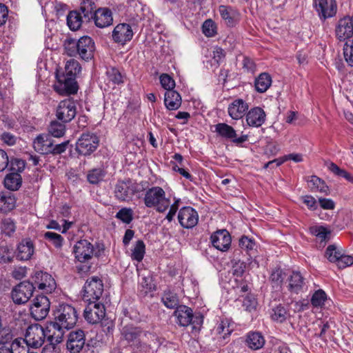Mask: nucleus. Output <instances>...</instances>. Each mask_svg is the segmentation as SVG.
<instances>
[{"instance_id":"09e8293b","label":"nucleus","mask_w":353,"mask_h":353,"mask_svg":"<svg viewBox=\"0 0 353 353\" xmlns=\"http://www.w3.org/2000/svg\"><path fill=\"white\" fill-rule=\"evenodd\" d=\"M12 244H3L0 245V263H7L12 261L14 256Z\"/></svg>"},{"instance_id":"4be33fe9","label":"nucleus","mask_w":353,"mask_h":353,"mask_svg":"<svg viewBox=\"0 0 353 353\" xmlns=\"http://www.w3.org/2000/svg\"><path fill=\"white\" fill-rule=\"evenodd\" d=\"M85 343V334L81 330L69 334L66 343L68 350L71 353H79Z\"/></svg>"},{"instance_id":"423d86ee","label":"nucleus","mask_w":353,"mask_h":353,"mask_svg":"<svg viewBox=\"0 0 353 353\" xmlns=\"http://www.w3.org/2000/svg\"><path fill=\"white\" fill-rule=\"evenodd\" d=\"M68 145L69 141L54 145V140L46 134L38 135L33 141L34 150L41 154H61L66 151Z\"/></svg>"},{"instance_id":"864d4df0","label":"nucleus","mask_w":353,"mask_h":353,"mask_svg":"<svg viewBox=\"0 0 353 353\" xmlns=\"http://www.w3.org/2000/svg\"><path fill=\"white\" fill-rule=\"evenodd\" d=\"M134 212L130 208H123L116 214V218L126 224H129L133 220Z\"/></svg>"},{"instance_id":"393cba45","label":"nucleus","mask_w":353,"mask_h":353,"mask_svg":"<svg viewBox=\"0 0 353 353\" xmlns=\"http://www.w3.org/2000/svg\"><path fill=\"white\" fill-rule=\"evenodd\" d=\"M249 105L244 100L237 99L234 100L228 108V114L233 119H241L248 111Z\"/></svg>"},{"instance_id":"37998d69","label":"nucleus","mask_w":353,"mask_h":353,"mask_svg":"<svg viewBox=\"0 0 353 353\" xmlns=\"http://www.w3.org/2000/svg\"><path fill=\"white\" fill-rule=\"evenodd\" d=\"M145 244H133L130 248L129 254L133 261L141 262L145 255Z\"/></svg>"},{"instance_id":"13d9d810","label":"nucleus","mask_w":353,"mask_h":353,"mask_svg":"<svg viewBox=\"0 0 353 353\" xmlns=\"http://www.w3.org/2000/svg\"><path fill=\"white\" fill-rule=\"evenodd\" d=\"M159 79L161 86L166 90V91L174 90L175 81L169 74H162Z\"/></svg>"},{"instance_id":"680f3d73","label":"nucleus","mask_w":353,"mask_h":353,"mask_svg":"<svg viewBox=\"0 0 353 353\" xmlns=\"http://www.w3.org/2000/svg\"><path fill=\"white\" fill-rule=\"evenodd\" d=\"M257 302L253 295H247L243 301V306L247 311L251 312L256 308Z\"/></svg>"},{"instance_id":"c9c22d12","label":"nucleus","mask_w":353,"mask_h":353,"mask_svg":"<svg viewBox=\"0 0 353 353\" xmlns=\"http://www.w3.org/2000/svg\"><path fill=\"white\" fill-rule=\"evenodd\" d=\"M34 244H18L16 256L19 260L26 261L31 258L34 252Z\"/></svg>"},{"instance_id":"49530a36","label":"nucleus","mask_w":353,"mask_h":353,"mask_svg":"<svg viewBox=\"0 0 353 353\" xmlns=\"http://www.w3.org/2000/svg\"><path fill=\"white\" fill-rule=\"evenodd\" d=\"M308 182L312 185V186H311V189L312 190L319 191L320 192L325 193V194H329L328 186L318 176H311Z\"/></svg>"},{"instance_id":"f8f14e48","label":"nucleus","mask_w":353,"mask_h":353,"mask_svg":"<svg viewBox=\"0 0 353 353\" xmlns=\"http://www.w3.org/2000/svg\"><path fill=\"white\" fill-rule=\"evenodd\" d=\"M139 192L137 184L131 180L119 181L114 188L115 197L121 201H130Z\"/></svg>"},{"instance_id":"412c9836","label":"nucleus","mask_w":353,"mask_h":353,"mask_svg":"<svg viewBox=\"0 0 353 353\" xmlns=\"http://www.w3.org/2000/svg\"><path fill=\"white\" fill-rule=\"evenodd\" d=\"M178 219L182 227L189 229L198 223L199 215L192 207H183L179 212Z\"/></svg>"},{"instance_id":"e433bc0d","label":"nucleus","mask_w":353,"mask_h":353,"mask_svg":"<svg viewBox=\"0 0 353 353\" xmlns=\"http://www.w3.org/2000/svg\"><path fill=\"white\" fill-rule=\"evenodd\" d=\"M106 175L105 170L102 168H93L88 172L87 180L93 185H96L102 181Z\"/></svg>"},{"instance_id":"7c9ffc66","label":"nucleus","mask_w":353,"mask_h":353,"mask_svg":"<svg viewBox=\"0 0 353 353\" xmlns=\"http://www.w3.org/2000/svg\"><path fill=\"white\" fill-rule=\"evenodd\" d=\"M97 6L93 0H82L80 3L79 12L83 14L85 22L93 19Z\"/></svg>"},{"instance_id":"79ce46f5","label":"nucleus","mask_w":353,"mask_h":353,"mask_svg":"<svg viewBox=\"0 0 353 353\" xmlns=\"http://www.w3.org/2000/svg\"><path fill=\"white\" fill-rule=\"evenodd\" d=\"M211 243H218L223 241V243H231L232 237L229 232L225 229L217 230L213 232L210 236Z\"/></svg>"},{"instance_id":"aec40b11","label":"nucleus","mask_w":353,"mask_h":353,"mask_svg":"<svg viewBox=\"0 0 353 353\" xmlns=\"http://www.w3.org/2000/svg\"><path fill=\"white\" fill-rule=\"evenodd\" d=\"M335 36L339 41H345L353 36V19L345 16L338 20L335 26Z\"/></svg>"},{"instance_id":"338daca9","label":"nucleus","mask_w":353,"mask_h":353,"mask_svg":"<svg viewBox=\"0 0 353 353\" xmlns=\"http://www.w3.org/2000/svg\"><path fill=\"white\" fill-rule=\"evenodd\" d=\"M353 264V256L350 255H346L344 253L342 254L341 258L337 263V265L339 268H345L347 266Z\"/></svg>"},{"instance_id":"7ed1b4c3","label":"nucleus","mask_w":353,"mask_h":353,"mask_svg":"<svg viewBox=\"0 0 353 353\" xmlns=\"http://www.w3.org/2000/svg\"><path fill=\"white\" fill-rule=\"evenodd\" d=\"M65 53L71 57H79L82 60L88 61L94 57L95 43L88 36H83L78 40L69 38L63 43Z\"/></svg>"},{"instance_id":"2eb2a0df","label":"nucleus","mask_w":353,"mask_h":353,"mask_svg":"<svg viewBox=\"0 0 353 353\" xmlns=\"http://www.w3.org/2000/svg\"><path fill=\"white\" fill-rule=\"evenodd\" d=\"M50 302L48 298L44 295H38L33 299L30 306V314L35 320L44 319L49 313Z\"/></svg>"},{"instance_id":"9d476101","label":"nucleus","mask_w":353,"mask_h":353,"mask_svg":"<svg viewBox=\"0 0 353 353\" xmlns=\"http://www.w3.org/2000/svg\"><path fill=\"white\" fill-rule=\"evenodd\" d=\"M75 244L74 253L75 258L81 263L90 259L93 256H99L103 251V244Z\"/></svg>"},{"instance_id":"4d7b16f0","label":"nucleus","mask_w":353,"mask_h":353,"mask_svg":"<svg viewBox=\"0 0 353 353\" xmlns=\"http://www.w3.org/2000/svg\"><path fill=\"white\" fill-rule=\"evenodd\" d=\"M216 25L212 19H207L202 26L203 33L208 37H214L216 33Z\"/></svg>"},{"instance_id":"a211bd4d","label":"nucleus","mask_w":353,"mask_h":353,"mask_svg":"<svg viewBox=\"0 0 353 353\" xmlns=\"http://www.w3.org/2000/svg\"><path fill=\"white\" fill-rule=\"evenodd\" d=\"M77 114L76 102L67 99L61 101L57 108L56 116L57 119L63 123L72 121Z\"/></svg>"},{"instance_id":"a19ab883","label":"nucleus","mask_w":353,"mask_h":353,"mask_svg":"<svg viewBox=\"0 0 353 353\" xmlns=\"http://www.w3.org/2000/svg\"><path fill=\"white\" fill-rule=\"evenodd\" d=\"M311 232L322 241H329L332 236V230L329 228L322 225L312 228Z\"/></svg>"},{"instance_id":"ea45409f","label":"nucleus","mask_w":353,"mask_h":353,"mask_svg":"<svg viewBox=\"0 0 353 353\" xmlns=\"http://www.w3.org/2000/svg\"><path fill=\"white\" fill-rule=\"evenodd\" d=\"M287 274L280 268H276L270 274V280L273 287H281Z\"/></svg>"},{"instance_id":"dca6fc26","label":"nucleus","mask_w":353,"mask_h":353,"mask_svg":"<svg viewBox=\"0 0 353 353\" xmlns=\"http://www.w3.org/2000/svg\"><path fill=\"white\" fill-rule=\"evenodd\" d=\"M314 8L321 21L334 17L337 12L336 0H313Z\"/></svg>"},{"instance_id":"ddd939ff","label":"nucleus","mask_w":353,"mask_h":353,"mask_svg":"<svg viewBox=\"0 0 353 353\" xmlns=\"http://www.w3.org/2000/svg\"><path fill=\"white\" fill-rule=\"evenodd\" d=\"M99 145L98 137L91 133L83 134L76 143V150L81 155L91 154L96 150Z\"/></svg>"},{"instance_id":"bf43d9fd","label":"nucleus","mask_w":353,"mask_h":353,"mask_svg":"<svg viewBox=\"0 0 353 353\" xmlns=\"http://www.w3.org/2000/svg\"><path fill=\"white\" fill-rule=\"evenodd\" d=\"M245 268L246 263L245 262L241 261H232V270L233 275L237 277L242 276L245 271Z\"/></svg>"},{"instance_id":"774afa93","label":"nucleus","mask_w":353,"mask_h":353,"mask_svg":"<svg viewBox=\"0 0 353 353\" xmlns=\"http://www.w3.org/2000/svg\"><path fill=\"white\" fill-rule=\"evenodd\" d=\"M1 140L8 145H14L17 140V138L10 132H5L1 135Z\"/></svg>"},{"instance_id":"c756f323","label":"nucleus","mask_w":353,"mask_h":353,"mask_svg":"<svg viewBox=\"0 0 353 353\" xmlns=\"http://www.w3.org/2000/svg\"><path fill=\"white\" fill-rule=\"evenodd\" d=\"M164 103L170 110H177L181 105V97L175 90L166 91L165 93Z\"/></svg>"},{"instance_id":"a18cd8bd","label":"nucleus","mask_w":353,"mask_h":353,"mask_svg":"<svg viewBox=\"0 0 353 353\" xmlns=\"http://www.w3.org/2000/svg\"><path fill=\"white\" fill-rule=\"evenodd\" d=\"M48 132L50 137H62L65 133V125L57 121H53L48 127Z\"/></svg>"},{"instance_id":"a878e982","label":"nucleus","mask_w":353,"mask_h":353,"mask_svg":"<svg viewBox=\"0 0 353 353\" xmlns=\"http://www.w3.org/2000/svg\"><path fill=\"white\" fill-rule=\"evenodd\" d=\"M219 12L225 23L229 27L234 26L239 19V12L231 6L221 5Z\"/></svg>"},{"instance_id":"39448f33","label":"nucleus","mask_w":353,"mask_h":353,"mask_svg":"<svg viewBox=\"0 0 353 353\" xmlns=\"http://www.w3.org/2000/svg\"><path fill=\"white\" fill-rule=\"evenodd\" d=\"M143 202L145 207L154 208L157 212L163 213L168 210L170 199L166 196V193L161 187L153 186L145 192Z\"/></svg>"},{"instance_id":"f704fd0d","label":"nucleus","mask_w":353,"mask_h":353,"mask_svg":"<svg viewBox=\"0 0 353 353\" xmlns=\"http://www.w3.org/2000/svg\"><path fill=\"white\" fill-rule=\"evenodd\" d=\"M272 78L266 72H263L255 79L254 86L258 92H265L271 85Z\"/></svg>"},{"instance_id":"8fccbe9b","label":"nucleus","mask_w":353,"mask_h":353,"mask_svg":"<svg viewBox=\"0 0 353 353\" xmlns=\"http://www.w3.org/2000/svg\"><path fill=\"white\" fill-rule=\"evenodd\" d=\"M272 312H273L271 315L272 320L279 323H283L287 319L288 316H289L287 310L285 308L284 306H283L281 304L276 306L272 310Z\"/></svg>"},{"instance_id":"b1692460","label":"nucleus","mask_w":353,"mask_h":353,"mask_svg":"<svg viewBox=\"0 0 353 353\" xmlns=\"http://www.w3.org/2000/svg\"><path fill=\"white\" fill-rule=\"evenodd\" d=\"M133 32L130 25L127 23H120L117 25L113 32L112 38L117 43L121 44L125 43L132 39Z\"/></svg>"},{"instance_id":"4c0bfd02","label":"nucleus","mask_w":353,"mask_h":353,"mask_svg":"<svg viewBox=\"0 0 353 353\" xmlns=\"http://www.w3.org/2000/svg\"><path fill=\"white\" fill-rule=\"evenodd\" d=\"M161 301L164 305L168 308L173 309L179 306V300L177 294L170 290H166L164 292Z\"/></svg>"},{"instance_id":"6e6552de","label":"nucleus","mask_w":353,"mask_h":353,"mask_svg":"<svg viewBox=\"0 0 353 353\" xmlns=\"http://www.w3.org/2000/svg\"><path fill=\"white\" fill-rule=\"evenodd\" d=\"M83 292V299L85 302L101 301L103 292V283L98 276H92L86 281Z\"/></svg>"},{"instance_id":"cd10ccee","label":"nucleus","mask_w":353,"mask_h":353,"mask_svg":"<svg viewBox=\"0 0 353 353\" xmlns=\"http://www.w3.org/2000/svg\"><path fill=\"white\" fill-rule=\"evenodd\" d=\"M95 25L99 28H105L112 24L113 19L111 11L108 8H99L94 12L93 17Z\"/></svg>"},{"instance_id":"1a4fd4ad","label":"nucleus","mask_w":353,"mask_h":353,"mask_svg":"<svg viewBox=\"0 0 353 353\" xmlns=\"http://www.w3.org/2000/svg\"><path fill=\"white\" fill-rule=\"evenodd\" d=\"M105 308L101 301H90L88 302L83 311V316L86 321L91 324H97L105 317Z\"/></svg>"},{"instance_id":"2f4dec72","label":"nucleus","mask_w":353,"mask_h":353,"mask_svg":"<svg viewBox=\"0 0 353 353\" xmlns=\"http://www.w3.org/2000/svg\"><path fill=\"white\" fill-rule=\"evenodd\" d=\"M67 25L72 31H77L85 21L83 17L77 10L70 11L67 15Z\"/></svg>"},{"instance_id":"72a5a7b5","label":"nucleus","mask_w":353,"mask_h":353,"mask_svg":"<svg viewBox=\"0 0 353 353\" xmlns=\"http://www.w3.org/2000/svg\"><path fill=\"white\" fill-rule=\"evenodd\" d=\"M21 176L17 172L8 174L4 179L5 188L12 191L19 190L21 186Z\"/></svg>"},{"instance_id":"9b49d317","label":"nucleus","mask_w":353,"mask_h":353,"mask_svg":"<svg viewBox=\"0 0 353 353\" xmlns=\"http://www.w3.org/2000/svg\"><path fill=\"white\" fill-rule=\"evenodd\" d=\"M35 289L34 284L24 281L16 285L12 290L11 296L14 303L21 305L28 301Z\"/></svg>"},{"instance_id":"c85d7f7f","label":"nucleus","mask_w":353,"mask_h":353,"mask_svg":"<svg viewBox=\"0 0 353 353\" xmlns=\"http://www.w3.org/2000/svg\"><path fill=\"white\" fill-rule=\"evenodd\" d=\"M304 278L299 272H293L289 278L288 290L292 293L299 294L305 286Z\"/></svg>"},{"instance_id":"6e6d98bb","label":"nucleus","mask_w":353,"mask_h":353,"mask_svg":"<svg viewBox=\"0 0 353 353\" xmlns=\"http://www.w3.org/2000/svg\"><path fill=\"white\" fill-rule=\"evenodd\" d=\"M343 55L348 65L353 67V40H349L344 44Z\"/></svg>"},{"instance_id":"f257e3e1","label":"nucleus","mask_w":353,"mask_h":353,"mask_svg":"<svg viewBox=\"0 0 353 353\" xmlns=\"http://www.w3.org/2000/svg\"><path fill=\"white\" fill-rule=\"evenodd\" d=\"M54 321L48 323L46 332L49 338L57 343L62 341L64 330H70L76 325L79 314L77 310L70 304H60L54 312Z\"/></svg>"},{"instance_id":"69168bd1","label":"nucleus","mask_w":353,"mask_h":353,"mask_svg":"<svg viewBox=\"0 0 353 353\" xmlns=\"http://www.w3.org/2000/svg\"><path fill=\"white\" fill-rule=\"evenodd\" d=\"M48 339L50 343L45 345L41 353H60V348L54 343V342L57 343L54 339L52 341V338H49V335Z\"/></svg>"},{"instance_id":"4468645a","label":"nucleus","mask_w":353,"mask_h":353,"mask_svg":"<svg viewBox=\"0 0 353 353\" xmlns=\"http://www.w3.org/2000/svg\"><path fill=\"white\" fill-rule=\"evenodd\" d=\"M48 335L49 333L47 332ZM47 334L43 328L38 325H31L27 330L24 340L31 347H40L44 343Z\"/></svg>"},{"instance_id":"c03bdc74","label":"nucleus","mask_w":353,"mask_h":353,"mask_svg":"<svg viewBox=\"0 0 353 353\" xmlns=\"http://www.w3.org/2000/svg\"><path fill=\"white\" fill-rule=\"evenodd\" d=\"M29 347H30L24 339H16L10 345V350L12 353H31Z\"/></svg>"},{"instance_id":"f3484780","label":"nucleus","mask_w":353,"mask_h":353,"mask_svg":"<svg viewBox=\"0 0 353 353\" xmlns=\"http://www.w3.org/2000/svg\"><path fill=\"white\" fill-rule=\"evenodd\" d=\"M31 283L34 284L39 290L46 293H51L56 288V283L52 276L47 272L39 270L36 271L31 277Z\"/></svg>"},{"instance_id":"58836bf2","label":"nucleus","mask_w":353,"mask_h":353,"mask_svg":"<svg viewBox=\"0 0 353 353\" xmlns=\"http://www.w3.org/2000/svg\"><path fill=\"white\" fill-rule=\"evenodd\" d=\"M231 244H208L205 249L206 255L211 257H218L219 252H227L230 250Z\"/></svg>"},{"instance_id":"e2e57ef3","label":"nucleus","mask_w":353,"mask_h":353,"mask_svg":"<svg viewBox=\"0 0 353 353\" xmlns=\"http://www.w3.org/2000/svg\"><path fill=\"white\" fill-rule=\"evenodd\" d=\"M13 335L9 328L0 327V343H7L12 339Z\"/></svg>"},{"instance_id":"473e14b6","label":"nucleus","mask_w":353,"mask_h":353,"mask_svg":"<svg viewBox=\"0 0 353 353\" xmlns=\"http://www.w3.org/2000/svg\"><path fill=\"white\" fill-rule=\"evenodd\" d=\"M16 199L11 193H0V212L8 213L15 208Z\"/></svg>"},{"instance_id":"bb28decb","label":"nucleus","mask_w":353,"mask_h":353,"mask_svg":"<svg viewBox=\"0 0 353 353\" xmlns=\"http://www.w3.org/2000/svg\"><path fill=\"white\" fill-rule=\"evenodd\" d=\"M265 343V338L259 332H250L245 336V344L252 350L261 349Z\"/></svg>"},{"instance_id":"f03ea898","label":"nucleus","mask_w":353,"mask_h":353,"mask_svg":"<svg viewBox=\"0 0 353 353\" xmlns=\"http://www.w3.org/2000/svg\"><path fill=\"white\" fill-rule=\"evenodd\" d=\"M81 67L78 61L70 59L66 61L63 69H57L55 72L56 82L54 90L60 95L68 96L77 92L79 86L77 77Z\"/></svg>"},{"instance_id":"de8ad7c7","label":"nucleus","mask_w":353,"mask_h":353,"mask_svg":"<svg viewBox=\"0 0 353 353\" xmlns=\"http://www.w3.org/2000/svg\"><path fill=\"white\" fill-rule=\"evenodd\" d=\"M344 252L338 249L334 244H330L325 252V256L330 262L338 263Z\"/></svg>"},{"instance_id":"5fc2aeb1","label":"nucleus","mask_w":353,"mask_h":353,"mask_svg":"<svg viewBox=\"0 0 353 353\" xmlns=\"http://www.w3.org/2000/svg\"><path fill=\"white\" fill-rule=\"evenodd\" d=\"M327 300V294L324 290L319 289L316 290L311 298V303L314 307H321Z\"/></svg>"},{"instance_id":"0eeeda50","label":"nucleus","mask_w":353,"mask_h":353,"mask_svg":"<svg viewBox=\"0 0 353 353\" xmlns=\"http://www.w3.org/2000/svg\"><path fill=\"white\" fill-rule=\"evenodd\" d=\"M174 316L176 319V323L182 327L192 326V332L197 333L201 330L203 321V316L200 314H194L192 310L184 305L178 306Z\"/></svg>"},{"instance_id":"5701e85b","label":"nucleus","mask_w":353,"mask_h":353,"mask_svg":"<svg viewBox=\"0 0 353 353\" xmlns=\"http://www.w3.org/2000/svg\"><path fill=\"white\" fill-rule=\"evenodd\" d=\"M245 119L249 126L259 128L265 123L266 114L261 108L254 107L247 112Z\"/></svg>"},{"instance_id":"0e129e2a","label":"nucleus","mask_w":353,"mask_h":353,"mask_svg":"<svg viewBox=\"0 0 353 353\" xmlns=\"http://www.w3.org/2000/svg\"><path fill=\"white\" fill-rule=\"evenodd\" d=\"M10 170L13 171L12 172H17L20 174V172H23L25 168V161L21 159H12L10 161Z\"/></svg>"},{"instance_id":"6ab92c4d","label":"nucleus","mask_w":353,"mask_h":353,"mask_svg":"<svg viewBox=\"0 0 353 353\" xmlns=\"http://www.w3.org/2000/svg\"><path fill=\"white\" fill-rule=\"evenodd\" d=\"M214 132L223 139L230 140L232 143L240 145L248 140V135L243 134L237 137L236 130L227 123H219L214 125Z\"/></svg>"},{"instance_id":"20e7f679","label":"nucleus","mask_w":353,"mask_h":353,"mask_svg":"<svg viewBox=\"0 0 353 353\" xmlns=\"http://www.w3.org/2000/svg\"><path fill=\"white\" fill-rule=\"evenodd\" d=\"M121 339L127 341L128 344L136 350H144L151 346L145 336L155 339L152 332L144 331L139 327L127 325L121 330Z\"/></svg>"},{"instance_id":"052dcab7","label":"nucleus","mask_w":353,"mask_h":353,"mask_svg":"<svg viewBox=\"0 0 353 353\" xmlns=\"http://www.w3.org/2000/svg\"><path fill=\"white\" fill-rule=\"evenodd\" d=\"M2 232L6 236H10L15 231V225L14 221L10 219H5L2 221Z\"/></svg>"},{"instance_id":"3c124183","label":"nucleus","mask_w":353,"mask_h":353,"mask_svg":"<svg viewBox=\"0 0 353 353\" xmlns=\"http://www.w3.org/2000/svg\"><path fill=\"white\" fill-rule=\"evenodd\" d=\"M152 334L155 337L154 339L151 337L145 336L146 339H145L146 341H148V343H149V344H150L151 346L147 347L144 350H139V352H147L150 350H152V351H154V348H157L156 350V351H159V352H164V349L165 348L166 345L161 346V343H162L161 339L160 338H159V336L157 334H155L154 333H152Z\"/></svg>"},{"instance_id":"603ef678","label":"nucleus","mask_w":353,"mask_h":353,"mask_svg":"<svg viewBox=\"0 0 353 353\" xmlns=\"http://www.w3.org/2000/svg\"><path fill=\"white\" fill-rule=\"evenodd\" d=\"M106 75L109 81H111L114 85L123 83V77L120 71L116 68H108L106 71Z\"/></svg>"}]
</instances>
